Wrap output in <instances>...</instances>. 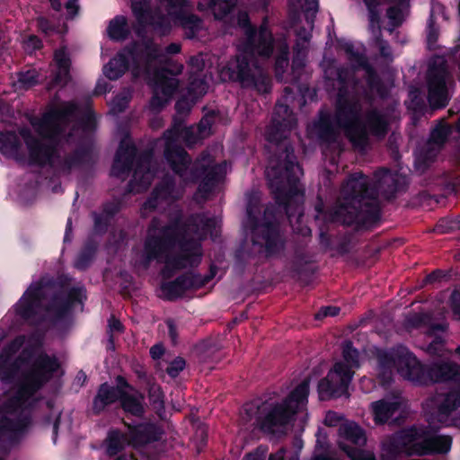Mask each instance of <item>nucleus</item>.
<instances>
[{"label": "nucleus", "instance_id": "nucleus-53", "mask_svg": "<svg viewBox=\"0 0 460 460\" xmlns=\"http://www.w3.org/2000/svg\"><path fill=\"white\" fill-rule=\"evenodd\" d=\"M17 83L22 90H29L39 84V73L35 69L21 71L17 74Z\"/></svg>", "mask_w": 460, "mask_h": 460}, {"label": "nucleus", "instance_id": "nucleus-17", "mask_svg": "<svg viewBox=\"0 0 460 460\" xmlns=\"http://www.w3.org/2000/svg\"><path fill=\"white\" fill-rule=\"evenodd\" d=\"M354 372L341 361L336 362L326 376L320 379L317 385L321 401L340 398L348 394V388Z\"/></svg>", "mask_w": 460, "mask_h": 460}, {"label": "nucleus", "instance_id": "nucleus-62", "mask_svg": "<svg viewBox=\"0 0 460 460\" xmlns=\"http://www.w3.org/2000/svg\"><path fill=\"white\" fill-rule=\"evenodd\" d=\"M113 388L119 397H121L122 394H129L127 390H134V387L122 376H118L116 377V385H113Z\"/></svg>", "mask_w": 460, "mask_h": 460}, {"label": "nucleus", "instance_id": "nucleus-49", "mask_svg": "<svg viewBox=\"0 0 460 460\" xmlns=\"http://www.w3.org/2000/svg\"><path fill=\"white\" fill-rule=\"evenodd\" d=\"M427 47L429 50L434 49L439 36V27L433 9L430 10L426 26Z\"/></svg>", "mask_w": 460, "mask_h": 460}, {"label": "nucleus", "instance_id": "nucleus-51", "mask_svg": "<svg viewBox=\"0 0 460 460\" xmlns=\"http://www.w3.org/2000/svg\"><path fill=\"white\" fill-rule=\"evenodd\" d=\"M342 358L348 367H359V352L353 347V342L346 340L342 343Z\"/></svg>", "mask_w": 460, "mask_h": 460}, {"label": "nucleus", "instance_id": "nucleus-38", "mask_svg": "<svg viewBox=\"0 0 460 460\" xmlns=\"http://www.w3.org/2000/svg\"><path fill=\"white\" fill-rule=\"evenodd\" d=\"M175 22L183 29L186 38L194 39L201 30L203 21L197 14L181 10L175 13Z\"/></svg>", "mask_w": 460, "mask_h": 460}, {"label": "nucleus", "instance_id": "nucleus-27", "mask_svg": "<svg viewBox=\"0 0 460 460\" xmlns=\"http://www.w3.org/2000/svg\"><path fill=\"white\" fill-rule=\"evenodd\" d=\"M176 182L172 176H164L153 189L150 196L143 203L142 209L149 212L155 211L159 204L163 201H172L176 198L173 196Z\"/></svg>", "mask_w": 460, "mask_h": 460}, {"label": "nucleus", "instance_id": "nucleus-40", "mask_svg": "<svg viewBox=\"0 0 460 460\" xmlns=\"http://www.w3.org/2000/svg\"><path fill=\"white\" fill-rule=\"evenodd\" d=\"M310 392V378L306 377L297 385L289 394L282 401L286 406H290L296 413L300 405L305 404L308 402Z\"/></svg>", "mask_w": 460, "mask_h": 460}, {"label": "nucleus", "instance_id": "nucleus-24", "mask_svg": "<svg viewBox=\"0 0 460 460\" xmlns=\"http://www.w3.org/2000/svg\"><path fill=\"white\" fill-rule=\"evenodd\" d=\"M181 64H166L155 70L154 74V88L166 97L172 98L179 86L176 75L182 72Z\"/></svg>", "mask_w": 460, "mask_h": 460}, {"label": "nucleus", "instance_id": "nucleus-52", "mask_svg": "<svg viewBox=\"0 0 460 460\" xmlns=\"http://www.w3.org/2000/svg\"><path fill=\"white\" fill-rule=\"evenodd\" d=\"M449 134V126L447 124H439L431 130L428 145H436L441 147L447 142Z\"/></svg>", "mask_w": 460, "mask_h": 460}, {"label": "nucleus", "instance_id": "nucleus-15", "mask_svg": "<svg viewBox=\"0 0 460 460\" xmlns=\"http://www.w3.org/2000/svg\"><path fill=\"white\" fill-rule=\"evenodd\" d=\"M449 78L447 59L443 56H435L429 61L427 71L428 101L432 109H442L447 105Z\"/></svg>", "mask_w": 460, "mask_h": 460}, {"label": "nucleus", "instance_id": "nucleus-3", "mask_svg": "<svg viewBox=\"0 0 460 460\" xmlns=\"http://www.w3.org/2000/svg\"><path fill=\"white\" fill-rule=\"evenodd\" d=\"M203 258L201 243L188 236V225L179 215L166 225L159 226V219L154 217L144 241L143 265L164 261L161 270L164 279H171L177 271L198 268Z\"/></svg>", "mask_w": 460, "mask_h": 460}, {"label": "nucleus", "instance_id": "nucleus-60", "mask_svg": "<svg viewBox=\"0 0 460 460\" xmlns=\"http://www.w3.org/2000/svg\"><path fill=\"white\" fill-rule=\"evenodd\" d=\"M207 83L202 79L192 80L188 87V92L194 94L196 97H201L207 93Z\"/></svg>", "mask_w": 460, "mask_h": 460}, {"label": "nucleus", "instance_id": "nucleus-20", "mask_svg": "<svg viewBox=\"0 0 460 460\" xmlns=\"http://www.w3.org/2000/svg\"><path fill=\"white\" fill-rule=\"evenodd\" d=\"M181 133L176 125H172L164 131L165 146L164 155L171 170L179 177H183L191 164L189 153L179 144L177 140Z\"/></svg>", "mask_w": 460, "mask_h": 460}, {"label": "nucleus", "instance_id": "nucleus-28", "mask_svg": "<svg viewBox=\"0 0 460 460\" xmlns=\"http://www.w3.org/2000/svg\"><path fill=\"white\" fill-rule=\"evenodd\" d=\"M358 68L366 72V83L371 92L376 93L381 99H385L388 96V89L384 84L383 80L377 74L374 66L369 63L367 58L357 51L350 58Z\"/></svg>", "mask_w": 460, "mask_h": 460}, {"label": "nucleus", "instance_id": "nucleus-19", "mask_svg": "<svg viewBox=\"0 0 460 460\" xmlns=\"http://www.w3.org/2000/svg\"><path fill=\"white\" fill-rule=\"evenodd\" d=\"M223 177L219 164L211 165L204 157L191 162L186 174L180 177L185 182L198 183V191L203 196L209 195Z\"/></svg>", "mask_w": 460, "mask_h": 460}, {"label": "nucleus", "instance_id": "nucleus-26", "mask_svg": "<svg viewBox=\"0 0 460 460\" xmlns=\"http://www.w3.org/2000/svg\"><path fill=\"white\" fill-rule=\"evenodd\" d=\"M121 210V202L119 199L103 202L100 211H92L93 233L96 235H104L111 225L114 217Z\"/></svg>", "mask_w": 460, "mask_h": 460}, {"label": "nucleus", "instance_id": "nucleus-8", "mask_svg": "<svg viewBox=\"0 0 460 460\" xmlns=\"http://www.w3.org/2000/svg\"><path fill=\"white\" fill-rule=\"evenodd\" d=\"M237 26L243 31L244 40L240 46L238 55L258 56L270 58L274 51L275 39L269 25L268 16H264L259 27L251 22L246 11H239L236 15Z\"/></svg>", "mask_w": 460, "mask_h": 460}, {"label": "nucleus", "instance_id": "nucleus-9", "mask_svg": "<svg viewBox=\"0 0 460 460\" xmlns=\"http://www.w3.org/2000/svg\"><path fill=\"white\" fill-rule=\"evenodd\" d=\"M377 379L384 387L394 382V370L405 380L410 381L415 354L403 344H397L389 349H378L376 352Z\"/></svg>", "mask_w": 460, "mask_h": 460}, {"label": "nucleus", "instance_id": "nucleus-13", "mask_svg": "<svg viewBox=\"0 0 460 460\" xmlns=\"http://www.w3.org/2000/svg\"><path fill=\"white\" fill-rule=\"evenodd\" d=\"M78 111L76 102H68L60 108H52L44 112L40 118H34L31 124L41 139L59 144L66 131V125Z\"/></svg>", "mask_w": 460, "mask_h": 460}, {"label": "nucleus", "instance_id": "nucleus-46", "mask_svg": "<svg viewBox=\"0 0 460 460\" xmlns=\"http://www.w3.org/2000/svg\"><path fill=\"white\" fill-rule=\"evenodd\" d=\"M107 32L111 40H126L129 35L126 17L123 15H117L112 20H111L107 28Z\"/></svg>", "mask_w": 460, "mask_h": 460}, {"label": "nucleus", "instance_id": "nucleus-23", "mask_svg": "<svg viewBox=\"0 0 460 460\" xmlns=\"http://www.w3.org/2000/svg\"><path fill=\"white\" fill-rule=\"evenodd\" d=\"M121 422L128 431V445L133 447H144L159 442L164 435V428L153 421L132 424L122 419Z\"/></svg>", "mask_w": 460, "mask_h": 460}, {"label": "nucleus", "instance_id": "nucleus-25", "mask_svg": "<svg viewBox=\"0 0 460 460\" xmlns=\"http://www.w3.org/2000/svg\"><path fill=\"white\" fill-rule=\"evenodd\" d=\"M137 149L134 143L121 140L116 152L111 175L116 178H125L133 171V164Z\"/></svg>", "mask_w": 460, "mask_h": 460}, {"label": "nucleus", "instance_id": "nucleus-56", "mask_svg": "<svg viewBox=\"0 0 460 460\" xmlns=\"http://www.w3.org/2000/svg\"><path fill=\"white\" fill-rule=\"evenodd\" d=\"M78 127L84 133H90L96 129L97 122L94 112L92 111L84 114L77 121Z\"/></svg>", "mask_w": 460, "mask_h": 460}, {"label": "nucleus", "instance_id": "nucleus-7", "mask_svg": "<svg viewBox=\"0 0 460 460\" xmlns=\"http://www.w3.org/2000/svg\"><path fill=\"white\" fill-rule=\"evenodd\" d=\"M160 55L159 47L151 41L133 42L111 58L102 71L110 80H118L129 69L131 61V73L134 77H138L141 74L148 72Z\"/></svg>", "mask_w": 460, "mask_h": 460}, {"label": "nucleus", "instance_id": "nucleus-5", "mask_svg": "<svg viewBox=\"0 0 460 460\" xmlns=\"http://www.w3.org/2000/svg\"><path fill=\"white\" fill-rule=\"evenodd\" d=\"M59 367V361L55 356L40 352L17 377V363H10L4 355H0V380L6 385L15 384L16 391L10 402L16 406L23 405L40 391Z\"/></svg>", "mask_w": 460, "mask_h": 460}, {"label": "nucleus", "instance_id": "nucleus-11", "mask_svg": "<svg viewBox=\"0 0 460 460\" xmlns=\"http://www.w3.org/2000/svg\"><path fill=\"white\" fill-rule=\"evenodd\" d=\"M409 446L408 456H425L447 454L452 447V437L439 435L432 429L414 425L402 429Z\"/></svg>", "mask_w": 460, "mask_h": 460}, {"label": "nucleus", "instance_id": "nucleus-50", "mask_svg": "<svg viewBox=\"0 0 460 460\" xmlns=\"http://www.w3.org/2000/svg\"><path fill=\"white\" fill-rule=\"evenodd\" d=\"M289 66V47L283 41L279 47V53L275 58L274 69L277 75L284 74Z\"/></svg>", "mask_w": 460, "mask_h": 460}, {"label": "nucleus", "instance_id": "nucleus-54", "mask_svg": "<svg viewBox=\"0 0 460 460\" xmlns=\"http://www.w3.org/2000/svg\"><path fill=\"white\" fill-rule=\"evenodd\" d=\"M292 272L298 277L303 286H308L313 280L316 269L310 266V263L291 266Z\"/></svg>", "mask_w": 460, "mask_h": 460}, {"label": "nucleus", "instance_id": "nucleus-22", "mask_svg": "<svg viewBox=\"0 0 460 460\" xmlns=\"http://www.w3.org/2000/svg\"><path fill=\"white\" fill-rule=\"evenodd\" d=\"M84 287L71 288L66 296L55 295L46 307L52 323L56 324L65 320L71 313L75 303H83L86 299Z\"/></svg>", "mask_w": 460, "mask_h": 460}, {"label": "nucleus", "instance_id": "nucleus-31", "mask_svg": "<svg viewBox=\"0 0 460 460\" xmlns=\"http://www.w3.org/2000/svg\"><path fill=\"white\" fill-rule=\"evenodd\" d=\"M93 164V153L89 146L76 147L72 153L59 160L55 168L65 173H69L73 168Z\"/></svg>", "mask_w": 460, "mask_h": 460}, {"label": "nucleus", "instance_id": "nucleus-12", "mask_svg": "<svg viewBox=\"0 0 460 460\" xmlns=\"http://www.w3.org/2000/svg\"><path fill=\"white\" fill-rule=\"evenodd\" d=\"M255 57L248 54L235 55L227 62L224 71L231 82L239 83L243 88L254 89L259 93H269L271 91V80L262 71H253Z\"/></svg>", "mask_w": 460, "mask_h": 460}, {"label": "nucleus", "instance_id": "nucleus-18", "mask_svg": "<svg viewBox=\"0 0 460 460\" xmlns=\"http://www.w3.org/2000/svg\"><path fill=\"white\" fill-rule=\"evenodd\" d=\"M19 134L26 145L31 165L56 167V160L60 158L58 143L52 141L45 143L27 128H22Z\"/></svg>", "mask_w": 460, "mask_h": 460}, {"label": "nucleus", "instance_id": "nucleus-57", "mask_svg": "<svg viewBox=\"0 0 460 460\" xmlns=\"http://www.w3.org/2000/svg\"><path fill=\"white\" fill-rule=\"evenodd\" d=\"M431 315L428 313H417L407 318V324L414 329L428 327L431 322Z\"/></svg>", "mask_w": 460, "mask_h": 460}, {"label": "nucleus", "instance_id": "nucleus-64", "mask_svg": "<svg viewBox=\"0 0 460 460\" xmlns=\"http://www.w3.org/2000/svg\"><path fill=\"white\" fill-rule=\"evenodd\" d=\"M129 99L127 96L117 95L111 104V111L113 113H121L126 111L128 106Z\"/></svg>", "mask_w": 460, "mask_h": 460}, {"label": "nucleus", "instance_id": "nucleus-55", "mask_svg": "<svg viewBox=\"0 0 460 460\" xmlns=\"http://www.w3.org/2000/svg\"><path fill=\"white\" fill-rule=\"evenodd\" d=\"M26 341L25 335H18L8 342L2 349L0 355H4L8 359L15 355L24 345Z\"/></svg>", "mask_w": 460, "mask_h": 460}, {"label": "nucleus", "instance_id": "nucleus-34", "mask_svg": "<svg viewBox=\"0 0 460 460\" xmlns=\"http://www.w3.org/2000/svg\"><path fill=\"white\" fill-rule=\"evenodd\" d=\"M99 248V242L89 236L74 261V267L81 271L86 270L92 264Z\"/></svg>", "mask_w": 460, "mask_h": 460}, {"label": "nucleus", "instance_id": "nucleus-36", "mask_svg": "<svg viewBox=\"0 0 460 460\" xmlns=\"http://www.w3.org/2000/svg\"><path fill=\"white\" fill-rule=\"evenodd\" d=\"M143 400L144 395L142 394H139V397L132 394H122V396L119 398V402L127 416L143 419L146 414Z\"/></svg>", "mask_w": 460, "mask_h": 460}, {"label": "nucleus", "instance_id": "nucleus-33", "mask_svg": "<svg viewBox=\"0 0 460 460\" xmlns=\"http://www.w3.org/2000/svg\"><path fill=\"white\" fill-rule=\"evenodd\" d=\"M460 407V390H453L447 393L442 402L438 405L437 410L431 414V420L444 423L451 413Z\"/></svg>", "mask_w": 460, "mask_h": 460}, {"label": "nucleus", "instance_id": "nucleus-29", "mask_svg": "<svg viewBox=\"0 0 460 460\" xmlns=\"http://www.w3.org/2000/svg\"><path fill=\"white\" fill-rule=\"evenodd\" d=\"M409 446L402 429L387 436L381 443V460H397L401 456H408Z\"/></svg>", "mask_w": 460, "mask_h": 460}, {"label": "nucleus", "instance_id": "nucleus-35", "mask_svg": "<svg viewBox=\"0 0 460 460\" xmlns=\"http://www.w3.org/2000/svg\"><path fill=\"white\" fill-rule=\"evenodd\" d=\"M314 126L317 137L322 143L332 144L336 142L338 131L333 125L332 116L328 112L321 111L319 119Z\"/></svg>", "mask_w": 460, "mask_h": 460}, {"label": "nucleus", "instance_id": "nucleus-41", "mask_svg": "<svg viewBox=\"0 0 460 460\" xmlns=\"http://www.w3.org/2000/svg\"><path fill=\"white\" fill-rule=\"evenodd\" d=\"M105 442L106 454L109 456H115L128 445V433H123L119 429H111L108 431Z\"/></svg>", "mask_w": 460, "mask_h": 460}, {"label": "nucleus", "instance_id": "nucleus-30", "mask_svg": "<svg viewBox=\"0 0 460 460\" xmlns=\"http://www.w3.org/2000/svg\"><path fill=\"white\" fill-rule=\"evenodd\" d=\"M113 385L108 382L102 383L93 398L91 404V413L93 416H100L107 411V409L119 402V396L114 392Z\"/></svg>", "mask_w": 460, "mask_h": 460}, {"label": "nucleus", "instance_id": "nucleus-44", "mask_svg": "<svg viewBox=\"0 0 460 460\" xmlns=\"http://www.w3.org/2000/svg\"><path fill=\"white\" fill-rule=\"evenodd\" d=\"M147 397L155 414L163 420L165 415L164 394L160 385L155 382L147 383Z\"/></svg>", "mask_w": 460, "mask_h": 460}, {"label": "nucleus", "instance_id": "nucleus-14", "mask_svg": "<svg viewBox=\"0 0 460 460\" xmlns=\"http://www.w3.org/2000/svg\"><path fill=\"white\" fill-rule=\"evenodd\" d=\"M417 385L451 382L460 385V366L455 362L434 360L423 364L416 356L411 380Z\"/></svg>", "mask_w": 460, "mask_h": 460}, {"label": "nucleus", "instance_id": "nucleus-58", "mask_svg": "<svg viewBox=\"0 0 460 460\" xmlns=\"http://www.w3.org/2000/svg\"><path fill=\"white\" fill-rule=\"evenodd\" d=\"M185 367L186 360L181 357H177L170 362L165 371L170 377L176 378Z\"/></svg>", "mask_w": 460, "mask_h": 460}, {"label": "nucleus", "instance_id": "nucleus-32", "mask_svg": "<svg viewBox=\"0 0 460 460\" xmlns=\"http://www.w3.org/2000/svg\"><path fill=\"white\" fill-rule=\"evenodd\" d=\"M368 135L377 138H384L389 131V119L385 113L377 108L368 110L365 117Z\"/></svg>", "mask_w": 460, "mask_h": 460}, {"label": "nucleus", "instance_id": "nucleus-45", "mask_svg": "<svg viewBox=\"0 0 460 460\" xmlns=\"http://www.w3.org/2000/svg\"><path fill=\"white\" fill-rule=\"evenodd\" d=\"M132 13L142 28L154 20V13L151 8L150 0H130Z\"/></svg>", "mask_w": 460, "mask_h": 460}, {"label": "nucleus", "instance_id": "nucleus-2", "mask_svg": "<svg viewBox=\"0 0 460 460\" xmlns=\"http://www.w3.org/2000/svg\"><path fill=\"white\" fill-rule=\"evenodd\" d=\"M407 187L406 176L388 168L375 171L373 180L361 172L352 173L341 185V199L334 210V218L344 226H354L356 230L372 229L381 220L378 196L392 200Z\"/></svg>", "mask_w": 460, "mask_h": 460}, {"label": "nucleus", "instance_id": "nucleus-47", "mask_svg": "<svg viewBox=\"0 0 460 460\" xmlns=\"http://www.w3.org/2000/svg\"><path fill=\"white\" fill-rule=\"evenodd\" d=\"M216 20L226 18L236 6L237 0H206Z\"/></svg>", "mask_w": 460, "mask_h": 460}, {"label": "nucleus", "instance_id": "nucleus-39", "mask_svg": "<svg viewBox=\"0 0 460 460\" xmlns=\"http://www.w3.org/2000/svg\"><path fill=\"white\" fill-rule=\"evenodd\" d=\"M372 411L376 424H385L400 409L398 401L379 400L372 402Z\"/></svg>", "mask_w": 460, "mask_h": 460}, {"label": "nucleus", "instance_id": "nucleus-43", "mask_svg": "<svg viewBox=\"0 0 460 460\" xmlns=\"http://www.w3.org/2000/svg\"><path fill=\"white\" fill-rule=\"evenodd\" d=\"M341 438L355 446L364 447L367 444V436L363 428L356 422H349L343 424L339 429Z\"/></svg>", "mask_w": 460, "mask_h": 460}, {"label": "nucleus", "instance_id": "nucleus-16", "mask_svg": "<svg viewBox=\"0 0 460 460\" xmlns=\"http://www.w3.org/2000/svg\"><path fill=\"white\" fill-rule=\"evenodd\" d=\"M217 273V267L215 264L209 266L208 274L202 276L191 270L179 275L172 281L163 282L161 291L163 298L166 301H176L182 297L188 290H198L210 282Z\"/></svg>", "mask_w": 460, "mask_h": 460}, {"label": "nucleus", "instance_id": "nucleus-48", "mask_svg": "<svg viewBox=\"0 0 460 460\" xmlns=\"http://www.w3.org/2000/svg\"><path fill=\"white\" fill-rule=\"evenodd\" d=\"M339 448L344 452L350 460H376L373 452L339 442Z\"/></svg>", "mask_w": 460, "mask_h": 460}, {"label": "nucleus", "instance_id": "nucleus-6", "mask_svg": "<svg viewBox=\"0 0 460 460\" xmlns=\"http://www.w3.org/2000/svg\"><path fill=\"white\" fill-rule=\"evenodd\" d=\"M246 227L250 230L252 247L247 251L250 258L266 259L279 256L286 249L287 240L277 221L261 220L259 208L247 206Z\"/></svg>", "mask_w": 460, "mask_h": 460}, {"label": "nucleus", "instance_id": "nucleus-37", "mask_svg": "<svg viewBox=\"0 0 460 460\" xmlns=\"http://www.w3.org/2000/svg\"><path fill=\"white\" fill-rule=\"evenodd\" d=\"M54 58L57 63L58 69L54 75L52 82L56 85L65 86L71 80V59L64 49L56 50Z\"/></svg>", "mask_w": 460, "mask_h": 460}, {"label": "nucleus", "instance_id": "nucleus-59", "mask_svg": "<svg viewBox=\"0 0 460 460\" xmlns=\"http://www.w3.org/2000/svg\"><path fill=\"white\" fill-rule=\"evenodd\" d=\"M170 99V97L163 95L161 92L154 88L153 95L150 99V107L152 110L160 111L167 104Z\"/></svg>", "mask_w": 460, "mask_h": 460}, {"label": "nucleus", "instance_id": "nucleus-1", "mask_svg": "<svg viewBox=\"0 0 460 460\" xmlns=\"http://www.w3.org/2000/svg\"><path fill=\"white\" fill-rule=\"evenodd\" d=\"M296 126V119L289 106L277 102L265 135L271 153L266 176L276 204L283 208L289 220L303 213L302 204L297 200L299 195L304 196L298 188L302 168L288 139Z\"/></svg>", "mask_w": 460, "mask_h": 460}, {"label": "nucleus", "instance_id": "nucleus-4", "mask_svg": "<svg viewBox=\"0 0 460 460\" xmlns=\"http://www.w3.org/2000/svg\"><path fill=\"white\" fill-rule=\"evenodd\" d=\"M327 91H337L334 119L345 131L352 146L365 150L368 146V133L361 122L362 106L357 97H350V87L358 84L353 73L344 66H329L324 70Z\"/></svg>", "mask_w": 460, "mask_h": 460}, {"label": "nucleus", "instance_id": "nucleus-10", "mask_svg": "<svg viewBox=\"0 0 460 460\" xmlns=\"http://www.w3.org/2000/svg\"><path fill=\"white\" fill-rule=\"evenodd\" d=\"M249 420L254 419L256 426L264 433L273 434L277 429L285 428L296 415V411L281 402L253 401L243 405Z\"/></svg>", "mask_w": 460, "mask_h": 460}, {"label": "nucleus", "instance_id": "nucleus-21", "mask_svg": "<svg viewBox=\"0 0 460 460\" xmlns=\"http://www.w3.org/2000/svg\"><path fill=\"white\" fill-rule=\"evenodd\" d=\"M45 299L44 285L41 281L31 283L13 305L17 317L24 322L33 320Z\"/></svg>", "mask_w": 460, "mask_h": 460}, {"label": "nucleus", "instance_id": "nucleus-63", "mask_svg": "<svg viewBox=\"0 0 460 460\" xmlns=\"http://www.w3.org/2000/svg\"><path fill=\"white\" fill-rule=\"evenodd\" d=\"M386 15L394 27H399L402 23V12L399 6H390L387 8Z\"/></svg>", "mask_w": 460, "mask_h": 460}, {"label": "nucleus", "instance_id": "nucleus-61", "mask_svg": "<svg viewBox=\"0 0 460 460\" xmlns=\"http://www.w3.org/2000/svg\"><path fill=\"white\" fill-rule=\"evenodd\" d=\"M307 53H293L291 69L293 74L300 75L305 66Z\"/></svg>", "mask_w": 460, "mask_h": 460}, {"label": "nucleus", "instance_id": "nucleus-42", "mask_svg": "<svg viewBox=\"0 0 460 460\" xmlns=\"http://www.w3.org/2000/svg\"><path fill=\"white\" fill-rule=\"evenodd\" d=\"M21 147L20 137L14 131L0 132V152L3 155L17 158Z\"/></svg>", "mask_w": 460, "mask_h": 460}]
</instances>
